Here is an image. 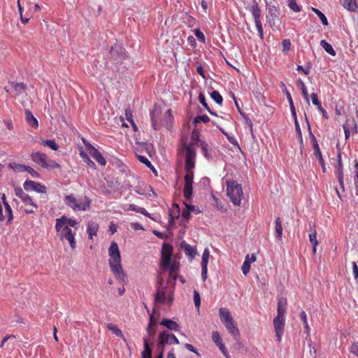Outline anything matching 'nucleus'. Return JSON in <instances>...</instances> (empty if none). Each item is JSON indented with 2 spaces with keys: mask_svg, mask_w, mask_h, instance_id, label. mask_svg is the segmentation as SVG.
I'll return each mask as SVG.
<instances>
[{
  "mask_svg": "<svg viewBox=\"0 0 358 358\" xmlns=\"http://www.w3.org/2000/svg\"><path fill=\"white\" fill-rule=\"evenodd\" d=\"M78 222L74 219L68 218L63 215L60 218L56 219L55 229L58 233V236L61 240H66L72 250L76 248V241L75 239V233L70 228L75 229L78 227Z\"/></svg>",
  "mask_w": 358,
  "mask_h": 358,
  "instance_id": "f257e3e1",
  "label": "nucleus"
},
{
  "mask_svg": "<svg viewBox=\"0 0 358 358\" xmlns=\"http://www.w3.org/2000/svg\"><path fill=\"white\" fill-rule=\"evenodd\" d=\"M109 266L115 276L121 282H125L127 275L121 264L120 252L116 242H112L108 249Z\"/></svg>",
  "mask_w": 358,
  "mask_h": 358,
  "instance_id": "f03ea898",
  "label": "nucleus"
},
{
  "mask_svg": "<svg viewBox=\"0 0 358 358\" xmlns=\"http://www.w3.org/2000/svg\"><path fill=\"white\" fill-rule=\"evenodd\" d=\"M287 301L285 297L278 300L277 315L273 319V326L278 342H281L285 325V315L287 312Z\"/></svg>",
  "mask_w": 358,
  "mask_h": 358,
  "instance_id": "7ed1b4c3",
  "label": "nucleus"
},
{
  "mask_svg": "<svg viewBox=\"0 0 358 358\" xmlns=\"http://www.w3.org/2000/svg\"><path fill=\"white\" fill-rule=\"evenodd\" d=\"M173 288L164 285L162 279L158 282L155 294L154 303L156 306L167 304L171 306L173 301Z\"/></svg>",
  "mask_w": 358,
  "mask_h": 358,
  "instance_id": "20e7f679",
  "label": "nucleus"
},
{
  "mask_svg": "<svg viewBox=\"0 0 358 358\" xmlns=\"http://www.w3.org/2000/svg\"><path fill=\"white\" fill-rule=\"evenodd\" d=\"M219 315L228 332L237 340L240 336V331L229 310L226 308H221L219 310Z\"/></svg>",
  "mask_w": 358,
  "mask_h": 358,
  "instance_id": "39448f33",
  "label": "nucleus"
},
{
  "mask_svg": "<svg viewBox=\"0 0 358 358\" xmlns=\"http://www.w3.org/2000/svg\"><path fill=\"white\" fill-rule=\"evenodd\" d=\"M161 113L160 108L156 106H155L153 110L150 112L152 125L155 130L159 129L162 126H164L167 129L170 127L171 122L173 119L171 110H167L164 114L163 118L158 120Z\"/></svg>",
  "mask_w": 358,
  "mask_h": 358,
  "instance_id": "423d86ee",
  "label": "nucleus"
},
{
  "mask_svg": "<svg viewBox=\"0 0 358 358\" xmlns=\"http://www.w3.org/2000/svg\"><path fill=\"white\" fill-rule=\"evenodd\" d=\"M227 193L235 206H240L243 198L242 187L235 180L227 181Z\"/></svg>",
  "mask_w": 358,
  "mask_h": 358,
  "instance_id": "0eeeda50",
  "label": "nucleus"
},
{
  "mask_svg": "<svg viewBox=\"0 0 358 358\" xmlns=\"http://www.w3.org/2000/svg\"><path fill=\"white\" fill-rule=\"evenodd\" d=\"M64 202L74 211L87 210L91 205V201L87 197L76 199L72 194L66 195L64 197Z\"/></svg>",
  "mask_w": 358,
  "mask_h": 358,
  "instance_id": "6e6552de",
  "label": "nucleus"
},
{
  "mask_svg": "<svg viewBox=\"0 0 358 358\" xmlns=\"http://www.w3.org/2000/svg\"><path fill=\"white\" fill-rule=\"evenodd\" d=\"M30 157L33 162L45 169H57L60 166L55 161L48 159V156L41 152H33Z\"/></svg>",
  "mask_w": 358,
  "mask_h": 358,
  "instance_id": "1a4fd4ad",
  "label": "nucleus"
},
{
  "mask_svg": "<svg viewBox=\"0 0 358 358\" xmlns=\"http://www.w3.org/2000/svg\"><path fill=\"white\" fill-rule=\"evenodd\" d=\"M183 148L185 151V169L193 170L195 166L196 150L192 145L186 143H183Z\"/></svg>",
  "mask_w": 358,
  "mask_h": 358,
  "instance_id": "9d476101",
  "label": "nucleus"
},
{
  "mask_svg": "<svg viewBox=\"0 0 358 358\" xmlns=\"http://www.w3.org/2000/svg\"><path fill=\"white\" fill-rule=\"evenodd\" d=\"M173 255V246L169 243H163L161 251L160 268L163 271H167Z\"/></svg>",
  "mask_w": 358,
  "mask_h": 358,
  "instance_id": "9b49d317",
  "label": "nucleus"
},
{
  "mask_svg": "<svg viewBox=\"0 0 358 358\" xmlns=\"http://www.w3.org/2000/svg\"><path fill=\"white\" fill-rule=\"evenodd\" d=\"M180 343L176 336L167 331L160 332L158 338V345L161 349L164 350L166 345H178Z\"/></svg>",
  "mask_w": 358,
  "mask_h": 358,
  "instance_id": "f8f14e48",
  "label": "nucleus"
},
{
  "mask_svg": "<svg viewBox=\"0 0 358 358\" xmlns=\"http://www.w3.org/2000/svg\"><path fill=\"white\" fill-rule=\"evenodd\" d=\"M267 8L268 14L266 15V20L269 23L271 27L275 25V21L278 18L280 15V8L277 2L271 4V1L269 2L268 0H265Z\"/></svg>",
  "mask_w": 358,
  "mask_h": 358,
  "instance_id": "ddd939ff",
  "label": "nucleus"
},
{
  "mask_svg": "<svg viewBox=\"0 0 358 358\" xmlns=\"http://www.w3.org/2000/svg\"><path fill=\"white\" fill-rule=\"evenodd\" d=\"M185 185L183 188V195L187 199H189L192 196V185L194 178L193 170H185Z\"/></svg>",
  "mask_w": 358,
  "mask_h": 358,
  "instance_id": "4468645a",
  "label": "nucleus"
},
{
  "mask_svg": "<svg viewBox=\"0 0 358 358\" xmlns=\"http://www.w3.org/2000/svg\"><path fill=\"white\" fill-rule=\"evenodd\" d=\"M24 188L26 191H35L39 193H46V187L39 182L33 180H26L24 183Z\"/></svg>",
  "mask_w": 358,
  "mask_h": 358,
  "instance_id": "2eb2a0df",
  "label": "nucleus"
},
{
  "mask_svg": "<svg viewBox=\"0 0 358 358\" xmlns=\"http://www.w3.org/2000/svg\"><path fill=\"white\" fill-rule=\"evenodd\" d=\"M337 166H336V173L337 178L339 182V184L341 187H343V165L341 159V154L339 152L337 155Z\"/></svg>",
  "mask_w": 358,
  "mask_h": 358,
  "instance_id": "dca6fc26",
  "label": "nucleus"
},
{
  "mask_svg": "<svg viewBox=\"0 0 358 358\" xmlns=\"http://www.w3.org/2000/svg\"><path fill=\"white\" fill-rule=\"evenodd\" d=\"M257 258L255 254H252L251 257H250L249 255H247L245 261L242 265V271L243 273L246 275L250 270V264L252 262H255L256 261Z\"/></svg>",
  "mask_w": 358,
  "mask_h": 358,
  "instance_id": "f3484780",
  "label": "nucleus"
},
{
  "mask_svg": "<svg viewBox=\"0 0 358 358\" xmlns=\"http://www.w3.org/2000/svg\"><path fill=\"white\" fill-rule=\"evenodd\" d=\"M90 155L101 166L106 164V159L102 156L101 153L95 148L91 146L89 150Z\"/></svg>",
  "mask_w": 358,
  "mask_h": 358,
  "instance_id": "a211bd4d",
  "label": "nucleus"
},
{
  "mask_svg": "<svg viewBox=\"0 0 358 358\" xmlns=\"http://www.w3.org/2000/svg\"><path fill=\"white\" fill-rule=\"evenodd\" d=\"M308 231H309V234H308L309 241L313 245V252L315 254V253H316V248L318 245V241L317 240V231L315 229V226H313V227L310 226V229H309Z\"/></svg>",
  "mask_w": 358,
  "mask_h": 358,
  "instance_id": "6ab92c4d",
  "label": "nucleus"
},
{
  "mask_svg": "<svg viewBox=\"0 0 358 358\" xmlns=\"http://www.w3.org/2000/svg\"><path fill=\"white\" fill-rule=\"evenodd\" d=\"M248 10L252 13L254 20L261 19V10L257 3L254 0L252 3L248 7Z\"/></svg>",
  "mask_w": 358,
  "mask_h": 358,
  "instance_id": "aec40b11",
  "label": "nucleus"
},
{
  "mask_svg": "<svg viewBox=\"0 0 358 358\" xmlns=\"http://www.w3.org/2000/svg\"><path fill=\"white\" fill-rule=\"evenodd\" d=\"M160 324L171 331H178L180 330L179 324L177 322L169 319L162 320Z\"/></svg>",
  "mask_w": 358,
  "mask_h": 358,
  "instance_id": "412c9836",
  "label": "nucleus"
},
{
  "mask_svg": "<svg viewBox=\"0 0 358 358\" xmlns=\"http://www.w3.org/2000/svg\"><path fill=\"white\" fill-rule=\"evenodd\" d=\"M122 48L120 46L115 45L111 48L110 50V55L115 60L121 59L124 57V54L122 52Z\"/></svg>",
  "mask_w": 358,
  "mask_h": 358,
  "instance_id": "4be33fe9",
  "label": "nucleus"
},
{
  "mask_svg": "<svg viewBox=\"0 0 358 358\" xmlns=\"http://www.w3.org/2000/svg\"><path fill=\"white\" fill-rule=\"evenodd\" d=\"M99 229V224L93 221H90L87 223V232L89 238L92 239L94 236H96Z\"/></svg>",
  "mask_w": 358,
  "mask_h": 358,
  "instance_id": "5701e85b",
  "label": "nucleus"
},
{
  "mask_svg": "<svg viewBox=\"0 0 358 358\" xmlns=\"http://www.w3.org/2000/svg\"><path fill=\"white\" fill-rule=\"evenodd\" d=\"M167 270L169 271V276L176 280L179 270V264L176 260H173L170 262L169 266L167 267Z\"/></svg>",
  "mask_w": 358,
  "mask_h": 358,
  "instance_id": "b1692460",
  "label": "nucleus"
},
{
  "mask_svg": "<svg viewBox=\"0 0 358 358\" xmlns=\"http://www.w3.org/2000/svg\"><path fill=\"white\" fill-rule=\"evenodd\" d=\"M25 119L27 122L32 127L37 128L38 127V122L36 117L33 115L32 113L25 109Z\"/></svg>",
  "mask_w": 358,
  "mask_h": 358,
  "instance_id": "393cba45",
  "label": "nucleus"
},
{
  "mask_svg": "<svg viewBox=\"0 0 358 358\" xmlns=\"http://www.w3.org/2000/svg\"><path fill=\"white\" fill-rule=\"evenodd\" d=\"M15 194L21 199L23 203H31V198L20 187L15 188Z\"/></svg>",
  "mask_w": 358,
  "mask_h": 358,
  "instance_id": "a878e982",
  "label": "nucleus"
},
{
  "mask_svg": "<svg viewBox=\"0 0 358 358\" xmlns=\"http://www.w3.org/2000/svg\"><path fill=\"white\" fill-rule=\"evenodd\" d=\"M341 5L350 11L357 12L358 6L356 0H341Z\"/></svg>",
  "mask_w": 358,
  "mask_h": 358,
  "instance_id": "bb28decb",
  "label": "nucleus"
},
{
  "mask_svg": "<svg viewBox=\"0 0 358 358\" xmlns=\"http://www.w3.org/2000/svg\"><path fill=\"white\" fill-rule=\"evenodd\" d=\"M282 236V226L280 217H277L275 221V236L278 240H281Z\"/></svg>",
  "mask_w": 358,
  "mask_h": 358,
  "instance_id": "cd10ccee",
  "label": "nucleus"
},
{
  "mask_svg": "<svg viewBox=\"0 0 358 358\" xmlns=\"http://www.w3.org/2000/svg\"><path fill=\"white\" fill-rule=\"evenodd\" d=\"M8 167L13 169L15 172H24L30 169V166L24 164L10 162L8 164Z\"/></svg>",
  "mask_w": 358,
  "mask_h": 358,
  "instance_id": "c85d7f7f",
  "label": "nucleus"
},
{
  "mask_svg": "<svg viewBox=\"0 0 358 358\" xmlns=\"http://www.w3.org/2000/svg\"><path fill=\"white\" fill-rule=\"evenodd\" d=\"M144 350L142 352V358H152V350L148 344V339L143 338Z\"/></svg>",
  "mask_w": 358,
  "mask_h": 358,
  "instance_id": "c756f323",
  "label": "nucleus"
},
{
  "mask_svg": "<svg viewBox=\"0 0 358 358\" xmlns=\"http://www.w3.org/2000/svg\"><path fill=\"white\" fill-rule=\"evenodd\" d=\"M10 85L17 95L24 93L27 89L26 85L23 83L12 82L10 83Z\"/></svg>",
  "mask_w": 358,
  "mask_h": 358,
  "instance_id": "7c9ffc66",
  "label": "nucleus"
},
{
  "mask_svg": "<svg viewBox=\"0 0 358 358\" xmlns=\"http://www.w3.org/2000/svg\"><path fill=\"white\" fill-rule=\"evenodd\" d=\"M282 85H283V86L285 87L283 92L285 93L286 97H287V100L289 101V106H290V110H291L292 116L294 117H296V113L295 107H294V102H293L291 94L287 90V88L285 87V85L284 84H282Z\"/></svg>",
  "mask_w": 358,
  "mask_h": 358,
  "instance_id": "2f4dec72",
  "label": "nucleus"
},
{
  "mask_svg": "<svg viewBox=\"0 0 358 358\" xmlns=\"http://www.w3.org/2000/svg\"><path fill=\"white\" fill-rule=\"evenodd\" d=\"M300 318L303 322V327L306 331L307 336L306 337V339H308V338H310V329L308 324V320H307V315L305 311L302 310L300 313Z\"/></svg>",
  "mask_w": 358,
  "mask_h": 358,
  "instance_id": "473e14b6",
  "label": "nucleus"
},
{
  "mask_svg": "<svg viewBox=\"0 0 358 358\" xmlns=\"http://www.w3.org/2000/svg\"><path fill=\"white\" fill-rule=\"evenodd\" d=\"M2 200H3V204H4V206H5V208H6V213L7 217H8V221H7V222L8 223V222H10L13 220V218L12 208H11V207L10 206V205L8 204V203L6 201L5 194H3V196H2Z\"/></svg>",
  "mask_w": 358,
  "mask_h": 358,
  "instance_id": "72a5a7b5",
  "label": "nucleus"
},
{
  "mask_svg": "<svg viewBox=\"0 0 358 358\" xmlns=\"http://www.w3.org/2000/svg\"><path fill=\"white\" fill-rule=\"evenodd\" d=\"M107 328L108 329V330L112 331V333L114 334L115 336L124 340L125 339L124 334H122V331L118 328L117 326L110 323L107 325Z\"/></svg>",
  "mask_w": 358,
  "mask_h": 358,
  "instance_id": "f704fd0d",
  "label": "nucleus"
},
{
  "mask_svg": "<svg viewBox=\"0 0 358 358\" xmlns=\"http://www.w3.org/2000/svg\"><path fill=\"white\" fill-rule=\"evenodd\" d=\"M297 85L300 87L301 90V93L306 100V101L309 103V95L308 93V90L305 85V83L299 78L297 80Z\"/></svg>",
  "mask_w": 358,
  "mask_h": 358,
  "instance_id": "c9c22d12",
  "label": "nucleus"
},
{
  "mask_svg": "<svg viewBox=\"0 0 358 358\" xmlns=\"http://www.w3.org/2000/svg\"><path fill=\"white\" fill-rule=\"evenodd\" d=\"M128 210L135 211L136 213H141L148 217H151L150 214L144 208L137 206L135 204H130Z\"/></svg>",
  "mask_w": 358,
  "mask_h": 358,
  "instance_id": "e433bc0d",
  "label": "nucleus"
},
{
  "mask_svg": "<svg viewBox=\"0 0 358 358\" xmlns=\"http://www.w3.org/2000/svg\"><path fill=\"white\" fill-rule=\"evenodd\" d=\"M320 45L329 55L332 56L336 55V51L334 50L331 45L327 42L325 40H322L320 42Z\"/></svg>",
  "mask_w": 358,
  "mask_h": 358,
  "instance_id": "4c0bfd02",
  "label": "nucleus"
},
{
  "mask_svg": "<svg viewBox=\"0 0 358 358\" xmlns=\"http://www.w3.org/2000/svg\"><path fill=\"white\" fill-rule=\"evenodd\" d=\"M199 101L201 103V104L208 111L209 113H210L213 115H217V114L214 112H213L210 108H209L206 100L205 95L203 93H200L199 95Z\"/></svg>",
  "mask_w": 358,
  "mask_h": 358,
  "instance_id": "58836bf2",
  "label": "nucleus"
},
{
  "mask_svg": "<svg viewBox=\"0 0 358 358\" xmlns=\"http://www.w3.org/2000/svg\"><path fill=\"white\" fill-rule=\"evenodd\" d=\"M80 155L81 157V158L83 159V161L90 167H92V169H96V165L94 164V162L93 161H92L90 158V157L87 155V154H86L85 152H84L83 151L80 152Z\"/></svg>",
  "mask_w": 358,
  "mask_h": 358,
  "instance_id": "ea45409f",
  "label": "nucleus"
},
{
  "mask_svg": "<svg viewBox=\"0 0 358 358\" xmlns=\"http://www.w3.org/2000/svg\"><path fill=\"white\" fill-rule=\"evenodd\" d=\"M311 10L318 16L323 25H328V20L323 13L319 9L312 7Z\"/></svg>",
  "mask_w": 358,
  "mask_h": 358,
  "instance_id": "a19ab883",
  "label": "nucleus"
},
{
  "mask_svg": "<svg viewBox=\"0 0 358 358\" xmlns=\"http://www.w3.org/2000/svg\"><path fill=\"white\" fill-rule=\"evenodd\" d=\"M24 205L27 206V208L24 209V212L26 214H31L35 212L34 209L38 208V206L36 204V203L34 202L33 199H31V203H24Z\"/></svg>",
  "mask_w": 358,
  "mask_h": 358,
  "instance_id": "79ce46f5",
  "label": "nucleus"
},
{
  "mask_svg": "<svg viewBox=\"0 0 358 358\" xmlns=\"http://www.w3.org/2000/svg\"><path fill=\"white\" fill-rule=\"evenodd\" d=\"M210 97L212 99H213L215 103H217L219 105H222L223 99L220 92L217 90H213L210 93Z\"/></svg>",
  "mask_w": 358,
  "mask_h": 358,
  "instance_id": "37998d69",
  "label": "nucleus"
},
{
  "mask_svg": "<svg viewBox=\"0 0 358 358\" xmlns=\"http://www.w3.org/2000/svg\"><path fill=\"white\" fill-rule=\"evenodd\" d=\"M41 144L43 146L49 147L50 148H51L53 150H57L59 149L58 145L56 144V143L54 140L43 141L41 142Z\"/></svg>",
  "mask_w": 358,
  "mask_h": 358,
  "instance_id": "c03bdc74",
  "label": "nucleus"
},
{
  "mask_svg": "<svg viewBox=\"0 0 358 358\" xmlns=\"http://www.w3.org/2000/svg\"><path fill=\"white\" fill-rule=\"evenodd\" d=\"M289 8L295 13L301 10V6L298 5L296 0H287Z\"/></svg>",
  "mask_w": 358,
  "mask_h": 358,
  "instance_id": "a18cd8bd",
  "label": "nucleus"
},
{
  "mask_svg": "<svg viewBox=\"0 0 358 358\" xmlns=\"http://www.w3.org/2000/svg\"><path fill=\"white\" fill-rule=\"evenodd\" d=\"M210 256V252L208 249L206 248L202 254V259L201 266H208V259Z\"/></svg>",
  "mask_w": 358,
  "mask_h": 358,
  "instance_id": "49530a36",
  "label": "nucleus"
},
{
  "mask_svg": "<svg viewBox=\"0 0 358 358\" xmlns=\"http://www.w3.org/2000/svg\"><path fill=\"white\" fill-rule=\"evenodd\" d=\"M255 26L257 27V29L258 31V35H259V38L261 39H263L264 38V30H263V27H262V22H261V19L255 20Z\"/></svg>",
  "mask_w": 358,
  "mask_h": 358,
  "instance_id": "de8ad7c7",
  "label": "nucleus"
},
{
  "mask_svg": "<svg viewBox=\"0 0 358 358\" xmlns=\"http://www.w3.org/2000/svg\"><path fill=\"white\" fill-rule=\"evenodd\" d=\"M125 115H126L127 120L131 124L134 130H136V125L135 124V123L132 119V113L129 108H127L125 110Z\"/></svg>",
  "mask_w": 358,
  "mask_h": 358,
  "instance_id": "09e8293b",
  "label": "nucleus"
},
{
  "mask_svg": "<svg viewBox=\"0 0 358 358\" xmlns=\"http://www.w3.org/2000/svg\"><path fill=\"white\" fill-rule=\"evenodd\" d=\"M201 121L203 122L204 123H207L210 122V118L208 116L203 115H199L194 119V123L197 124L200 122Z\"/></svg>",
  "mask_w": 358,
  "mask_h": 358,
  "instance_id": "8fccbe9b",
  "label": "nucleus"
},
{
  "mask_svg": "<svg viewBox=\"0 0 358 358\" xmlns=\"http://www.w3.org/2000/svg\"><path fill=\"white\" fill-rule=\"evenodd\" d=\"M282 52L286 54L289 50L291 47V42L289 39H284L282 42Z\"/></svg>",
  "mask_w": 358,
  "mask_h": 358,
  "instance_id": "3c124183",
  "label": "nucleus"
},
{
  "mask_svg": "<svg viewBox=\"0 0 358 358\" xmlns=\"http://www.w3.org/2000/svg\"><path fill=\"white\" fill-rule=\"evenodd\" d=\"M185 252L187 255L190 257H194L195 254L194 248L187 243L185 245Z\"/></svg>",
  "mask_w": 358,
  "mask_h": 358,
  "instance_id": "603ef678",
  "label": "nucleus"
},
{
  "mask_svg": "<svg viewBox=\"0 0 358 358\" xmlns=\"http://www.w3.org/2000/svg\"><path fill=\"white\" fill-rule=\"evenodd\" d=\"M194 302L195 306L199 309L201 306V297L199 292L196 290L194 291Z\"/></svg>",
  "mask_w": 358,
  "mask_h": 358,
  "instance_id": "864d4df0",
  "label": "nucleus"
},
{
  "mask_svg": "<svg viewBox=\"0 0 358 358\" xmlns=\"http://www.w3.org/2000/svg\"><path fill=\"white\" fill-rule=\"evenodd\" d=\"M212 339L213 341L217 345H219L220 343H222V338L217 331H213L212 334Z\"/></svg>",
  "mask_w": 358,
  "mask_h": 358,
  "instance_id": "5fc2aeb1",
  "label": "nucleus"
},
{
  "mask_svg": "<svg viewBox=\"0 0 358 358\" xmlns=\"http://www.w3.org/2000/svg\"><path fill=\"white\" fill-rule=\"evenodd\" d=\"M194 33L195 36L201 42H205L206 37L203 32L199 29H196L194 30Z\"/></svg>",
  "mask_w": 358,
  "mask_h": 358,
  "instance_id": "6e6d98bb",
  "label": "nucleus"
},
{
  "mask_svg": "<svg viewBox=\"0 0 358 358\" xmlns=\"http://www.w3.org/2000/svg\"><path fill=\"white\" fill-rule=\"evenodd\" d=\"M138 160L146 166L150 168L152 166V163L149 161V159L144 156L138 155L137 156Z\"/></svg>",
  "mask_w": 358,
  "mask_h": 358,
  "instance_id": "4d7b16f0",
  "label": "nucleus"
},
{
  "mask_svg": "<svg viewBox=\"0 0 358 358\" xmlns=\"http://www.w3.org/2000/svg\"><path fill=\"white\" fill-rule=\"evenodd\" d=\"M312 103L317 108L322 106L320 101L318 99L317 94L316 93H312L310 95Z\"/></svg>",
  "mask_w": 358,
  "mask_h": 358,
  "instance_id": "13d9d810",
  "label": "nucleus"
},
{
  "mask_svg": "<svg viewBox=\"0 0 358 358\" xmlns=\"http://www.w3.org/2000/svg\"><path fill=\"white\" fill-rule=\"evenodd\" d=\"M176 208H177V215H173V213L171 212H170L169 213V222L171 224L173 222H174V220L175 219H178L179 217V207L177 204H175Z\"/></svg>",
  "mask_w": 358,
  "mask_h": 358,
  "instance_id": "bf43d9fd",
  "label": "nucleus"
},
{
  "mask_svg": "<svg viewBox=\"0 0 358 358\" xmlns=\"http://www.w3.org/2000/svg\"><path fill=\"white\" fill-rule=\"evenodd\" d=\"M350 352L358 357V343H353L350 348Z\"/></svg>",
  "mask_w": 358,
  "mask_h": 358,
  "instance_id": "052dcab7",
  "label": "nucleus"
},
{
  "mask_svg": "<svg viewBox=\"0 0 358 358\" xmlns=\"http://www.w3.org/2000/svg\"><path fill=\"white\" fill-rule=\"evenodd\" d=\"M191 213V211L189 210L188 208L186 207V209L182 212L181 216L186 221H188L190 219Z\"/></svg>",
  "mask_w": 358,
  "mask_h": 358,
  "instance_id": "680f3d73",
  "label": "nucleus"
},
{
  "mask_svg": "<svg viewBox=\"0 0 358 358\" xmlns=\"http://www.w3.org/2000/svg\"><path fill=\"white\" fill-rule=\"evenodd\" d=\"M185 348L187 350H189L190 352H192L195 353L198 356L200 355L199 353L198 352L197 350L192 344L185 343Z\"/></svg>",
  "mask_w": 358,
  "mask_h": 358,
  "instance_id": "e2e57ef3",
  "label": "nucleus"
},
{
  "mask_svg": "<svg viewBox=\"0 0 358 358\" xmlns=\"http://www.w3.org/2000/svg\"><path fill=\"white\" fill-rule=\"evenodd\" d=\"M317 158L318 159L319 163L321 166H324V160L322 157V152L320 150H317V154L315 155Z\"/></svg>",
  "mask_w": 358,
  "mask_h": 358,
  "instance_id": "0e129e2a",
  "label": "nucleus"
},
{
  "mask_svg": "<svg viewBox=\"0 0 358 358\" xmlns=\"http://www.w3.org/2000/svg\"><path fill=\"white\" fill-rule=\"evenodd\" d=\"M208 266H201V278L203 281L207 279Z\"/></svg>",
  "mask_w": 358,
  "mask_h": 358,
  "instance_id": "69168bd1",
  "label": "nucleus"
},
{
  "mask_svg": "<svg viewBox=\"0 0 358 358\" xmlns=\"http://www.w3.org/2000/svg\"><path fill=\"white\" fill-rule=\"evenodd\" d=\"M352 273L355 279L358 278V266L355 262H352Z\"/></svg>",
  "mask_w": 358,
  "mask_h": 358,
  "instance_id": "338daca9",
  "label": "nucleus"
},
{
  "mask_svg": "<svg viewBox=\"0 0 358 358\" xmlns=\"http://www.w3.org/2000/svg\"><path fill=\"white\" fill-rule=\"evenodd\" d=\"M201 150H202V152H203V155L206 158H209L207 145L206 143H203V142L201 143Z\"/></svg>",
  "mask_w": 358,
  "mask_h": 358,
  "instance_id": "774afa93",
  "label": "nucleus"
}]
</instances>
